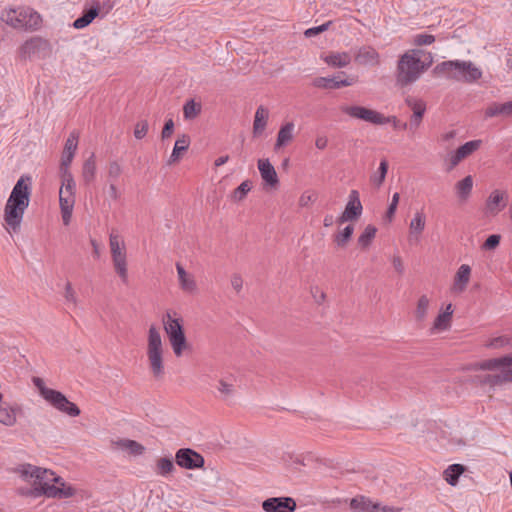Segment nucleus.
I'll return each instance as SVG.
<instances>
[{
    "label": "nucleus",
    "instance_id": "f257e3e1",
    "mask_svg": "<svg viewBox=\"0 0 512 512\" xmlns=\"http://www.w3.org/2000/svg\"><path fill=\"white\" fill-rule=\"evenodd\" d=\"M31 178L21 176L14 185L4 207V221L8 231L18 232L21 227L24 213L30 203Z\"/></svg>",
    "mask_w": 512,
    "mask_h": 512
},
{
    "label": "nucleus",
    "instance_id": "f03ea898",
    "mask_svg": "<svg viewBox=\"0 0 512 512\" xmlns=\"http://www.w3.org/2000/svg\"><path fill=\"white\" fill-rule=\"evenodd\" d=\"M431 64L432 56L430 53L422 50H412L405 53L398 61L397 84L406 86L415 82Z\"/></svg>",
    "mask_w": 512,
    "mask_h": 512
},
{
    "label": "nucleus",
    "instance_id": "7ed1b4c3",
    "mask_svg": "<svg viewBox=\"0 0 512 512\" xmlns=\"http://www.w3.org/2000/svg\"><path fill=\"white\" fill-rule=\"evenodd\" d=\"M435 72L467 83L476 82L482 77V71L471 61H444L435 67Z\"/></svg>",
    "mask_w": 512,
    "mask_h": 512
},
{
    "label": "nucleus",
    "instance_id": "20e7f679",
    "mask_svg": "<svg viewBox=\"0 0 512 512\" xmlns=\"http://www.w3.org/2000/svg\"><path fill=\"white\" fill-rule=\"evenodd\" d=\"M18 471L20 473V476L25 481L32 483L33 489L31 491V494L34 497L44 495V493H42V490H44L48 486H55L52 483L56 484L62 481V478L56 476L53 471L48 469H42L31 464L21 465Z\"/></svg>",
    "mask_w": 512,
    "mask_h": 512
},
{
    "label": "nucleus",
    "instance_id": "39448f33",
    "mask_svg": "<svg viewBox=\"0 0 512 512\" xmlns=\"http://www.w3.org/2000/svg\"><path fill=\"white\" fill-rule=\"evenodd\" d=\"M146 354L153 377L161 379L164 375V345L155 325H151L148 330Z\"/></svg>",
    "mask_w": 512,
    "mask_h": 512
},
{
    "label": "nucleus",
    "instance_id": "423d86ee",
    "mask_svg": "<svg viewBox=\"0 0 512 512\" xmlns=\"http://www.w3.org/2000/svg\"><path fill=\"white\" fill-rule=\"evenodd\" d=\"M32 382L38 389L41 397L53 408L70 417H77L80 415L81 411L75 403L69 401L60 391L48 388L42 378L33 377Z\"/></svg>",
    "mask_w": 512,
    "mask_h": 512
},
{
    "label": "nucleus",
    "instance_id": "0eeeda50",
    "mask_svg": "<svg viewBox=\"0 0 512 512\" xmlns=\"http://www.w3.org/2000/svg\"><path fill=\"white\" fill-rule=\"evenodd\" d=\"M1 20L14 29L37 30L41 24V16L31 8L6 9Z\"/></svg>",
    "mask_w": 512,
    "mask_h": 512
},
{
    "label": "nucleus",
    "instance_id": "6e6552de",
    "mask_svg": "<svg viewBox=\"0 0 512 512\" xmlns=\"http://www.w3.org/2000/svg\"><path fill=\"white\" fill-rule=\"evenodd\" d=\"M164 330L168 336L170 345L177 357L182 356L184 350L189 347L181 318H174L170 311H167L162 318Z\"/></svg>",
    "mask_w": 512,
    "mask_h": 512
},
{
    "label": "nucleus",
    "instance_id": "1a4fd4ad",
    "mask_svg": "<svg viewBox=\"0 0 512 512\" xmlns=\"http://www.w3.org/2000/svg\"><path fill=\"white\" fill-rule=\"evenodd\" d=\"M109 246L114 270L124 284L128 283L127 254L121 236L112 231L109 235Z\"/></svg>",
    "mask_w": 512,
    "mask_h": 512
},
{
    "label": "nucleus",
    "instance_id": "9d476101",
    "mask_svg": "<svg viewBox=\"0 0 512 512\" xmlns=\"http://www.w3.org/2000/svg\"><path fill=\"white\" fill-rule=\"evenodd\" d=\"M487 361L488 360H484L480 363L475 364L474 369L483 371H499L497 373L476 375L474 377V382L482 386H489L490 388H494L496 386H501L505 383L512 382V366L498 365L491 369L482 368V364H484Z\"/></svg>",
    "mask_w": 512,
    "mask_h": 512
},
{
    "label": "nucleus",
    "instance_id": "9b49d317",
    "mask_svg": "<svg viewBox=\"0 0 512 512\" xmlns=\"http://www.w3.org/2000/svg\"><path fill=\"white\" fill-rule=\"evenodd\" d=\"M341 110L352 118L360 119L374 125H384L390 123L391 120V118L384 116L380 112L363 106H343Z\"/></svg>",
    "mask_w": 512,
    "mask_h": 512
},
{
    "label": "nucleus",
    "instance_id": "f8f14e48",
    "mask_svg": "<svg viewBox=\"0 0 512 512\" xmlns=\"http://www.w3.org/2000/svg\"><path fill=\"white\" fill-rule=\"evenodd\" d=\"M49 44L40 37H32L25 41L19 48V57L21 59H31L33 57L42 58L48 50Z\"/></svg>",
    "mask_w": 512,
    "mask_h": 512
},
{
    "label": "nucleus",
    "instance_id": "ddd939ff",
    "mask_svg": "<svg viewBox=\"0 0 512 512\" xmlns=\"http://www.w3.org/2000/svg\"><path fill=\"white\" fill-rule=\"evenodd\" d=\"M177 465L184 469L193 470L204 466V457L190 448H181L175 454Z\"/></svg>",
    "mask_w": 512,
    "mask_h": 512
},
{
    "label": "nucleus",
    "instance_id": "4468645a",
    "mask_svg": "<svg viewBox=\"0 0 512 512\" xmlns=\"http://www.w3.org/2000/svg\"><path fill=\"white\" fill-rule=\"evenodd\" d=\"M362 211L363 206L361 204L358 191L351 190L348 196V202L345 206V210L338 218V222L343 224L347 221H355L361 216Z\"/></svg>",
    "mask_w": 512,
    "mask_h": 512
},
{
    "label": "nucleus",
    "instance_id": "2eb2a0df",
    "mask_svg": "<svg viewBox=\"0 0 512 512\" xmlns=\"http://www.w3.org/2000/svg\"><path fill=\"white\" fill-rule=\"evenodd\" d=\"M296 507V502L291 497H272L262 502L265 512H294Z\"/></svg>",
    "mask_w": 512,
    "mask_h": 512
},
{
    "label": "nucleus",
    "instance_id": "dca6fc26",
    "mask_svg": "<svg viewBox=\"0 0 512 512\" xmlns=\"http://www.w3.org/2000/svg\"><path fill=\"white\" fill-rule=\"evenodd\" d=\"M79 133L72 131L67 138L62 152L60 170H70L69 167L78 147Z\"/></svg>",
    "mask_w": 512,
    "mask_h": 512
},
{
    "label": "nucleus",
    "instance_id": "f3484780",
    "mask_svg": "<svg viewBox=\"0 0 512 512\" xmlns=\"http://www.w3.org/2000/svg\"><path fill=\"white\" fill-rule=\"evenodd\" d=\"M425 225V214L421 211H417L409 224L408 242L411 245H417L420 242V238L425 229Z\"/></svg>",
    "mask_w": 512,
    "mask_h": 512
},
{
    "label": "nucleus",
    "instance_id": "a211bd4d",
    "mask_svg": "<svg viewBox=\"0 0 512 512\" xmlns=\"http://www.w3.org/2000/svg\"><path fill=\"white\" fill-rule=\"evenodd\" d=\"M405 103L413 110V114L410 118L409 129L416 131L422 122L426 111V105L422 100L411 96H408L405 99Z\"/></svg>",
    "mask_w": 512,
    "mask_h": 512
},
{
    "label": "nucleus",
    "instance_id": "6ab92c4d",
    "mask_svg": "<svg viewBox=\"0 0 512 512\" xmlns=\"http://www.w3.org/2000/svg\"><path fill=\"white\" fill-rule=\"evenodd\" d=\"M356 81V77H348L341 80H339L337 77H317L313 80L312 85L322 89H339L341 87L351 86L356 83Z\"/></svg>",
    "mask_w": 512,
    "mask_h": 512
},
{
    "label": "nucleus",
    "instance_id": "aec40b11",
    "mask_svg": "<svg viewBox=\"0 0 512 512\" xmlns=\"http://www.w3.org/2000/svg\"><path fill=\"white\" fill-rule=\"evenodd\" d=\"M506 191L494 190L486 200V211L488 214H498L506 205Z\"/></svg>",
    "mask_w": 512,
    "mask_h": 512
},
{
    "label": "nucleus",
    "instance_id": "412c9836",
    "mask_svg": "<svg viewBox=\"0 0 512 512\" xmlns=\"http://www.w3.org/2000/svg\"><path fill=\"white\" fill-rule=\"evenodd\" d=\"M258 169L262 179L271 187H276L279 183L277 173L268 159L258 160Z\"/></svg>",
    "mask_w": 512,
    "mask_h": 512
},
{
    "label": "nucleus",
    "instance_id": "4be33fe9",
    "mask_svg": "<svg viewBox=\"0 0 512 512\" xmlns=\"http://www.w3.org/2000/svg\"><path fill=\"white\" fill-rule=\"evenodd\" d=\"M470 274H471V268L469 265L463 264L459 267L458 271L456 272L454 283L452 286V291L454 293H462L470 280Z\"/></svg>",
    "mask_w": 512,
    "mask_h": 512
},
{
    "label": "nucleus",
    "instance_id": "5701e85b",
    "mask_svg": "<svg viewBox=\"0 0 512 512\" xmlns=\"http://www.w3.org/2000/svg\"><path fill=\"white\" fill-rule=\"evenodd\" d=\"M355 61L360 65L375 66L379 64V54L372 47H362L356 53Z\"/></svg>",
    "mask_w": 512,
    "mask_h": 512
},
{
    "label": "nucleus",
    "instance_id": "b1692460",
    "mask_svg": "<svg viewBox=\"0 0 512 512\" xmlns=\"http://www.w3.org/2000/svg\"><path fill=\"white\" fill-rule=\"evenodd\" d=\"M176 270L181 289L187 293H195L197 291V285L194 277L188 274L184 267L179 263L176 264Z\"/></svg>",
    "mask_w": 512,
    "mask_h": 512
},
{
    "label": "nucleus",
    "instance_id": "393cba45",
    "mask_svg": "<svg viewBox=\"0 0 512 512\" xmlns=\"http://www.w3.org/2000/svg\"><path fill=\"white\" fill-rule=\"evenodd\" d=\"M59 486H48L44 490H42V493H44L47 497L52 498H69L72 497L75 493L74 488L71 486H66L65 482L62 480L60 483H58Z\"/></svg>",
    "mask_w": 512,
    "mask_h": 512
},
{
    "label": "nucleus",
    "instance_id": "a878e982",
    "mask_svg": "<svg viewBox=\"0 0 512 512\" xmlns=\"http://www.w3.org/2000/svg\"><path fill=\"white\" fill-rule=\"evenodd\" d=\"M269 118V111L264 106H259L255 112L254 122H253V136H260L267 125V121Z\"/></svg>",
    "mask_w": 512,
    "mask_h": 512
},
{
    "label": "nucleus",
    "instance_id": "bb28decb",
    "mask_svg": "<svg viewBox=\"0 0 512 512\" xmlns=\"http://www.w3.org/2000/svg\"><path fill=\"white\" fill-rule=\"evenodd\" d=\"M190 145V137L186 134L181 135L178 137L174 144L173 151L168 159V165H172L176 162H178L181 158V154L183 152H186Z\"/></svg>",
    "mask_w": 512,
    "mask_h": 512
},
{
    "label": "nucleus",
    "instance_id": "cd10ccee",
    "mask_svg": "<svg viewBox=\"0 0 512 512\" xmlns=\"http://www.w3.org/2000/svg\"><path fill=\"white\" fill-rule=\"evenodd\" d=\"M323 60L334 68H344L350 64L351 56L348 52H336L325 56Z\"/></svg>",
    "mask_w": 512,
    "mask_h": 512
},
{
    "label": "nucleus",
    "instance_id": "c85d7f7f",
    "mask_svg": "<svg viewBox=\"0 0 512 512\" xmlns=\"http://www.w3.org/2000/svg\"><path fill=\"white\" fill-rule=\"evenodd\" d=\"M473 188V178L468 175L463 178L461 181L456 183L455 189L456 194L461 202L467 201L470 197Z\"/></svg>",
    "mask_w": 512,
    "mask_h": 512
},
{
    "label": "nucleus",
    "instance_id": "c756f323",
    "mask_svg": "<svg viewBox=\"0 0 512 512\" xmlns=\"http://www.w3.org/2000/svg\"><path fill=\"white\" fill-rule=\"evenodd\" d=\"M294 123L288 122L283 125L277 134L275 149H279L288 144L293 139Z\"/></svg>",
    "mask_w": 512,
    "mask_h": 512
},
{
    "label": "nucleus",
    "instance_id": "7c9ffc66",
    "mask_svg": "<svg viewBox=\"0 0 512 512\" xmlns=\"http://www.w3.org/2000/svg\"><path fill=\"white\" fill-rule=\"evenodd\" d=\"M96 160L95 155L92 153L83 163L82 167V178L86 184H89L95 180L96 176Z\"/></svg>",
    "mask_w": 512,
    "mask_h": 512
},
{
    "label": "nucleus",
    "instance_id": "2f4dec72",
    "mask_svg": "<svg viewBox=\"0 0 512 512\" xmlns=\"http://www.w3.org/2000/svg\"><path fill=\"white\" fill-rule=\"evenodd\" d=\"M114 444L121 450L128 451L131 455L138 456L144 453L145 447L137 441L130 439H120Z\"/></svg>",
    "mask_w": 512,
    "mask_h": 512
},
{
    "label": "nucleus",
    "instance_id": "473e14b6",
    "mask_svg": "<svg viewBox=\"0 0 512 512\" xmlns=\"http://www.w3.org/2000/svg\"><path fill=\"white\" fill-rule=\"evenodd\" d=\"M98 14V6L89 8L88 10L84 11L82 16H80L74 21L73 27L76 29H82L87 27L98 16Z\"/></svg>",
    "mask_w": 512,
    "mask_h": 512
},
{
    "label": "nucleus",
    "instance_id": "72a5a7b5",
    "mask_svg": "<svg viewBox=\"0 0 512 512\" xmlns=\"http://www.w3.org/2000/svg\"><path fill=\"white\" fill-rule=\"evenodd\" d=\"M465 467L461 464H452L444 471V478L448 484L455 486L459 477L464 473Z\"/></svg>",
    "mask_w": 512,
    "mask_h": 512
},
{
    "label": "nucleus",
    "instance_id": "f704fd0d",
    "mask_svg": "<svg viewBox=\"0 0 512 512\" xmlns=\"http://www.w3.org/2000/svg\"><path fill=\"white\" fill-rule=\"evenodd\" d=\"M350 508L356 512H371L374 503L369 498L359 496L350 501Z\"/></svg>",
    "mask_w": 512,
    "mask_h": 512
},
{
    "label": "nucleus",
    "instance_id": "c9c22d12",
    "mask_svg": "<svg viewBox=\"0 0 512 512\" xmlns=\"http://www.w3.org/2000/svg\"><path fill=\"white\" fill-rule=\"evenodd\" d=\"M216 389L218 392L217 397L223 401L229 400L235 392L234 385L223 379L219 380Z\"/></svg>",
    "mask_w": 512,
    "mask_h": 512
},
{
    "label": "nucleus",
    "instance_id": "e433bc0d",
    "mask_svg": "<svg viewBox=\"0 0 512 512\" xmlns=\"http://www.w3.org/2000/svg\"><path fill=\"white\" fill-rule=\"evenodd\" d=\"M387 171H388V162L386 159H383L380 162L378 171L376 173H374L373 175H371V177H370L371 183L377 188L381 187L385 181Z\"/></svg>",
    "mask_w": 512,
    "mask_h": 512
},
{
    "label": "nucleus",
    "instance_id": "4c0bfd02",
    "mask_svg": "<svg viewBox=\"0 0 512 512\" xmlns=\"http://www.w3.org/2000/svg\"><path fill=\"white\" fill-rule=\"evenodd\" d=\"M377 232V228L373 225H367L362 232V234L358 238V244L366 249L370 246L372 240L375 238Z\"/></svg>",
    "mask_w": 512,
    "mask_h": 512
},
{
    "label": "nucleus",
    "instance_id": "58836bf2",
    "mask_svg": "<svg viewBox=\"0 0 512 512\" xmlns=\"http://www.w3.org/2000/svg\"><path fill=\"white\" fill-rule=\"evenodd\" d=\"M482 144L481 140H472L468 141L462 146H460L458 149H456V152L460 155V157L464 160L465 158L469 157L471 154H473L475 151H477Z\"/></svg>",
    "mask_w": 512,
    "mask_h": 512
},
{
    "label": "nucleus",
    "instance_id": "ea45409f",
    "mask_svg": "<svg viewBox=\"0 0 512 512\" xmlns=\"http://www.w3.org/2000/svg\"><path fill=\"white\" fill-rule=\"evenodd\" d=\"M512 346V337L507 335H501L497 337L490 338L486 343V348L491 349H501L504 347Z\"/></svg>",
    "mask_w": 512,
    "mask_h": 512
},
{
    "label": "nucleus",
    "instance_id": "a19ab883",
    "mask_svg": "<svg viewBox=\"0 0 512 512\" xmlns=\"http://www.w3.org/2000/svg\"><path fill=\"white\" fill-rule=\"evenodd\" d=\"M0 423L13 426L16 423L15 409L9 406H0Z\"/></svg>",
    "mask_w": 512,
    "mask_h": 512
},
{
    "label": "nucleus",
    "instance_id": "79ce46f5",
    "mask_svg": "<svg viewBox=\"0 0 512 512\" xmlns=\"http://www.w3.org/2000/svg\"><path fill=\"white\" fill-rule=\"evenodd\" d=\"M201 113V104L195 102L193 99L187 101L183 107L184 118L192 120Z\"/></svg>",
    "mask_w": 512,
    "mask_h": 512
},
{
    "label": "nucleus",
    "instance_id": "37998d69",
    "mask_svg": "<svg viewBox=\"0 0 512 512\" xmlns=\"http://www.w3.org/2000/svg\"><path fill=\"white\" fill-rule=\"evenodd\" d=\"M354 232V227L352 225L346 226L341 232L335 235L334 241L336 245L340 248L346 247L351 236Z\"/></svg>",
    "mask_w": 512,
    "mask_h": 512
},
{
    "label": "nucleus",
    "instance_id": "c03bdc74",
    "mask_svg": "<svg viewBox=\"0 0 512 512\" xmlns=\"http://www.w3.org/2000/svg\"><path fill=\"white\" fill-rule=\"evenodd\" d=\"M429 303H430V301L426 295H422L419 298L417 307H416V311H415V317H416L417 321L422 322L426 318L428 308H429Z\"/></svg>",
    "mask_w": 512,
    "mask_h": 512
},
{
    "label": "nucleus",
    "instance_id": "a18cd8bd",
    "mask_svg": "<svg viewBox=\"0 0 512 512\" xmlns=\"http://www.w3.org/2000/svg\"><path fill=\"white\" fill-rule=\"evenodd\" d=\"M174 470V463L169 457H162L156 463V472L159 475L165 476Z\"/></svg>",
    "mask_w": 512,
    "mask_h": 512
},
{
    "label": "nucleus",
    "instance_id": "49530a36",
    "mask_svg": "<svg viewBox=\"0 0 512 512\" xmlns=\"http://www.w3.org/2000/svg\"><path fill=\"white\" fill-rule=\"evenodd\" d=\"M62 185L61 188L75 194V181L70 170H60Z\"/></svg>",
    "mask_w": 512,
    "mask_h": 512
},
{
    "label": "nucleus",
    "instance_id": "de8ad7c7",
    "mask_svg": "<svg viewBox=\"0 0 512 512\" xmlns=\"http://www.w3.org/2000/svg\"><path fill=\"white\" fill-rule=\"evenodd\" d=\"M123 172L122 166L117 161H110L107 168L109 182H116Z\"/></svg>",
    "mask_w": 512,
    "mask_h": 512
},
{
    "label": "nucleus",
    "instance_id": "09e8293b",
    "mask_svg": "<svg viewBox=\"0 0 512 512\" xmlns=\"http://www.w3.org/2000/svg\"><path fill=\"white\" fill-rule=\"evenodd\" d=\"M498 365L512 366V355L503 356L500 358L488 359L487 362L482 364V368L491 369Z\"/></svg>",
    "mask_w": 512,
    "mask_h": 512
},
{
    "label": "nucleus",
    "instance_id": "8fccbe9b",
    "mask_svg": "<svg viewBox=\"0 0 512 512\" xmlns=\"http://www.w3.org/2000/svg\"><path fill=\"white\" fill-rule=\"evenodd\" d=\"M451 318H449V313H440L433 323L434 330H446L450 327Z\"/></svg>",
    "mask_w": 512,
    "mask_h": 512
},
{
    "label": "nucleus",
    "instance_id": "3c124183",
    "mask_svg": "<svg viewBox=\"0 0 512 512\" xmlns=\"http://www.w3.org/2000/svg\"><path fill=\"white\" fill-rule=\"evenodd\" d=\"M251 190V183L249 181L242 182L233 193V199L235 201L243 200L247 193Z\"/></svg>",
    "mask_w": 512,
    "mask_h": 512
},
{
    "label": "nucleus",
    "instance_id": "603ef678",
    "mask_svg": "<svg viewBox=\"0 0 512 512\" xmlns=\"http://www.w3.org/2000/svg\"><path fill=\"white\" fill-rule=\"evenodd\" d=\"M59 203L61 206H74L75 203V194L70 191L64 190L60 188L59 191Z\"/></svg>",
    "mask_w": 512,
    "mask_h": 512
},
{
    "label": "nucleus",
    "instance_id": "864d4df0",
    "mask_svg": "<svg viewBox=\"0 0 512 512\" xmlns=\"http://www.w3.org/2000/svg\"><path fill=\"white\" fill-rule=\"evenodd\" d=\"M148 122L146 120H142L136 123L134 129V136L136 139H142L146 136L148 132Z\"/></svg>",
    "mask_w": 512,
    "mask_h": 512
},
{
    "label": "nucleus",
    "instance_id": "5fc2aeb1",
    "mask_svg": "<svg viewBox=\"0 0 512 512\" xmlns=\"http://www.w3.org/2000/svg\"><path fill=\"white\" fill-rule=\"evenodd\" d=\"M331 22L328 21L320 26H317V27H312V28H309L307 29L305 32H304V35L307 37V38H310V37H313L315 35H318L324 31H326L329 26H330Z\"/></svg>",
    "mask_w": 512,
    "mask_h": 512
},
{
    "label": "nucleus",
    "instance_id": "6e6d98bb",
    "mask_svg": "<svg viewBox=\"0 0 512 512\" xmlns=\"http://www.w3.org/2000/svg\"><path fill=\"white\" fill-rule=\"evenodd\" d=\"M435 41V37L430 34H418L415 36L414 43L416 45H430Z\"/></svg>",
    "mask_w": 512,
    "mask_h": 512
},
{
    "label": "nucleus",
    "instance_id": "4d7b16f0",
    "mask_svg": "<svg viewBox=\"0 0 512 512\" xmlns=\"http://www.w3.org/2000/svg\"><path fill=\"white\" fill-rule=\"evenodd\" d=\"M500 235L492 234L490 235L484 242L483 248L486 250H491L496 248L500 243Z\"/></svg>",
    "mask_w": 512,
    "mask_h": 512
},
{
    "label": "nucleus",
    "instance_id": "13d9d810",
    "mask_svg": "<svg viewBox=\"0 0 512 512\" xmlns=\"http://www.w3.org/2000/svg\"><path fill=\"white\" fill-rule=\"evenodd\" d=\"M316 201V194L312 192H304L299 198V205L301 207H307L310 203Z\"/></svg>",
    "mask_w": 512,
    "mask_h": 512
},
{
    "label": "nucleus",
    "instance_id": "bf43d9fd",
    "mask_svg": "<svg viewBox=\"0 0 512 512\" xmlns=\"http://www.w3.org/2000/svg\"><path fill=\"white\" fill-rule=\"evenodd\" d=\"M462 160L463 159L460 157V155L455 150L454 152H452L448 156V159H447V161H448L447 170L448 171L453 170Z\"/></svg>",
    "mask_w": 512,
    "mask_h": 512
},
{
    "label": "nucleus",
    "instance_id": "052dcab7",
    "mask_svg": "<svg viewBox=\"0 0 512 512\" xmlns=\"http://www.w3.org/2000/svg\"><path fill=\"white\" fill-rule=\"evenodd\" d=\"M173 131H174V122L170 118L164 124V127H163L162 132H161V138L163 140L168 139L169 137H171Z\"/></svg>",
    "mask_w": 512,
    "mask_h": 512
},
{
    "label": "nucleus",
    "instance_id": "680f3d73",
    "mask_svg": "<svg viewBox=\"0 0 512 512\" xmlns=\"http://www.w3.org/2000/svg\"><path fill=\"white\" fill-rule=\"evenodd\" d=\"M401 510H402V508H399V507L381 505L380 503H374V508L371 510V512H401Z\"/></svg>",
    "mask_w": 512,
    "mask_h": 512
},
{
    "label": "nucleus",
    "instance_id": "e2e57ef3",
    "mask_svg": "<svg viewBox=\"0 0 512 512\" xmlns=\"http://www.w3.org/2000/svg\"><path fill=\"white\" fill-rule=\"evenodd\" d=\"M74 206H61L62 220L65 225H68L71 220L72 210Z\"/></svg>",
    "mask_w": 512,
    "mask_h": 512
},
{
    "label": "nucleus",
    "instance_id": "0e129e2a",
    "mask_svg": "<svg viewBox=\"0 0 512 512\" xmlns=\"http://www.w3.org/2000/svg\"><path fill=\"white\" fill-rule=\"evenodd\" d=\"M311 294H312L314 300L318 304H321L322 302H324V300L326 298V294L322 290H320L319 287H317V286L311 288Z\"/></svg>",
    "mask_w": 512,
    "mask_h": 512
},
{
    "label": "nucleus",
    "instance_id": "69168bd1",
    "mask_svg": "<svg viewBox=\"0 0 512 512\" xmlns=\"http://www.w3.org/2000/svg\"><path fill=\"white\" fill-rule=\"evenodd\" d=\"M65 299L68 301V302H71L73 304H76V295H75V291L73 290L72 288V285L71 283H67L66 286H65Z\"/></svg>",
    "mask_w": 512,
    "mask_h": 512
},
{
    "label": "nucleus",
    "instance_id": "338daca9",
    "mask_svg": "<svg viewBox=\"0 0 512 512\" xmlns=\"http://www.w3.org/2000/svg\"><path fill=\"white\" fill-rule=\"evenodd\" d=\"M231 286L237 293H239L243 287L242 277L238 274H234L231 278Z\"/></svg>",
    "mask_w": 512,
    "mask_h": 512
},
{
    "label": "nucleus",
    "instance_id": "774afa93",
    "mask_svg": "<svg viewBox=\"0 0 512 512\" xmlns=\"http://www.w3.org/2000/svg\"><path fill=\"white\" fill-rule=\"evenodd\" d=\"M485 115L487 117H495V116L501 115L499 104L498 103H494V104L490 105L486 109Z\"/></svg>",
    "mask_w": 512,
    "mask_h": 512
}]
</instances>
